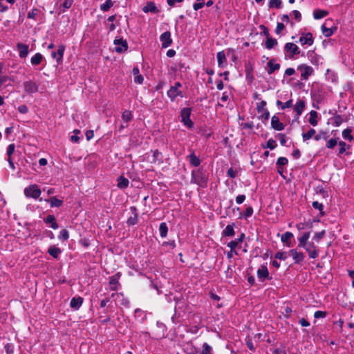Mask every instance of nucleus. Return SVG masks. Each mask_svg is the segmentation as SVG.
<instances>
[{"label": "nucleus", "instance_id": "774afa93", "mask_svg": "<svg viewBox=\"0 0 354 354\" xmlns=\"http://www.w3.org/2000/svg\"><path fill=\"white\" fill-rule=\"evenodd\" d=\"M17 109L21 113H23V114L26 113L28 111L27 106L25 104H21V105L19 106Z\"/></svg>", "mask_w": 354, "mask_h": 354}, {"label": "nucleus", "instance_id": "9d476101", "mask_svg": "<svg viewBox=\"0 0 354 354\" xmlns=\"http://www.w3.org/2000/svg\"><path fill=\"white\" fill-rule=\"evenodd\" d=\"M306 106V102L302 99H299L294 106V111L295 112V118L298 119L302 114Z\"/></svg>", "mask_w": 354, "mask_h": 354}, {"label": "nucleus", "instance_id": "2eb2a0df", "mask_svg": "<svg viewBox=\"0 0 354 354\" xmlns=\"http://www.w3.org/2000/svg\"><path fill=\"white\" fill-rule=\"evenodd\" d=\"M17 48L19 51V57L25 58L28 55V53H29L28 45L23 44V43H18L17 44Z\"/></svg>", "mask_w": 354, "mask_h": 354}, {"label": "nucleus", "instance_id": "f3484780", "mask_svg": "<svg viewBox=\"0 0 354 354\" xmlns=\"http://www.w3.org/2000/svg\"><path fill=\"white\" fill-rule=\"evenodd\" d=\"M65 50V46L64 45H59L57 52H53L51 56L53 58L56 59L57 62L59 63L63 58Z\"/></svg>", "mask_w": 354, "mask_h": 354}, {"label": "nucleus", "instance_id": "4be33fe9", "mask_svg": "<svg viewBox=\"0 0 354 354\" xmlns=\"http://www.w3.org/2000/svg\"><path fill=\"white\" fill-rule=\"evenodd\" d=\"M293 237V234L290 232H286L281 236V241L288 247L292 246L291 239Z\"/></svg>", "mask_w": 354, "mask_h": 354}, {"label": "nucleus", "instance_id": "393cba45", "mask_svg": "<svg viewBox=\"0 0 354 354\" xmlns=\"http://www.w3.org/2000/svg\"><path fill=\"white\" fill-rule=\"evenodd\" d=\"M274 60L272 59H270L268 62V73L269 75L272 74L275 71H277L280 68V64H277V63H274Z\"/></svg>", "mask_w": 354, "mask_h": 354}, {"label": "nucleus", "instance_id": "58836bf2", "mask_svg": "<svg viewBox=\"0 0 354 354\" xmlns=\"http://www.w3.org/2000/svg\"><path fill=\"white\" fill-rule=\"evenodd\" d=\"M316 133V131L314 129H310L306 133H302V138L304 141H306L312 138Z\"/></svg>", "mask_w": 354, "mask_h": 354}, {"label": "nucleus", "instance_id": "2f4dec72", "mask_svg": "<svg viewBox=\"0 0 354 354\" xmlns=\"http://www.w3.org/2000/svg\"><path fill=\"white\" fill-rule=\"evenodd\" d=\"M62 250L55 246H51L48 249V253L54 258H57Z\"/></svg>", "mask_w": 354, "mask_h": 354}, {"label": "nucleus", "instance_id": "a878e982", "mask_svg": "<svg viewBox=\"0 0 354 354\" xmlns=\"http://www.w3.org/2000/svg\"><path fill=\"white\" fill-rule=\"evenodd\" d=\"M244 238H245V234L242 233L237 239L231 241L230 242H229L227 243V245L230 249H232V250H234L236 248L238 244L241 243L243 241Z\"/></svg>", "mask_w": 354, "mask_h": 354}, {"label": "nucleus", "instance_id": "0e129e2a", "mask_svg": "<svg viewBox=\"0 0 354 354\" xmlns=\"http://www.w3.org/2000/svg\"><path fill=\"white\" fill-rule=\"evenodd\" d=\"M259 28L261 30H262V34H263L266 37V38H268V37H270V33H269V30H268L267 27H266L264 25H261L259 26Z\"/></svg>", "mask_w": 354, "mask_h": 354}, {"label": "nucleus", "instance_id": "5fc2aeb1", "mask_svg": "<svg viewBox=\"0 0 354 354\" xmlns=\"http://www.w3.org/2000/svg\"><path fill=\"white\" fill-rule=\"evenodd\" d=\"M277 147L276 142L273 139H269L266 143V148L274 149Z\"/></svg>", "mask_w": 354, "mask_h": 354}, {"label": "nucleus", "instance_id": "680f3d73", "mask_svg": "<svg viewBox=\"0 0 354 354\" xmlns=\"http://www.w3.org/2000/svg\"><path fill=\"white\" fill-rule=\"evenodd\" d=\"M197 1H199V2L195 3L193 5V8H194V9L195 10H198L202 8L203 7V6H204L203 0H197Z\"/></svg>", "mask_w": 354, "mask_h": 354}, {"label": "nucleus", "instance_id": "4d7b16f0", "mask_svg": "<svg viewBox=\"0 0 354 354\" xmlns=\"http://www.w3.org/2000/svg\"><path fill=\"white\" fill-rule=\"evenodd\" d=\"M15 149V144H10L7 148V156H12Z\"/></svg>", "mask_w": 354, "mask_h": 354}, {"label": "nucleus", "instance_id": "79ce46f5", "mask_svg": "<svg viewBox=\"0 0 354 354\" xmlns=\"http://www.w3.org/2000/svg\"><path fill=\"white\" fill-rule=\"evenodd\" d=\"M109 283L111 285V290H115L118 285V279L115 276H112L110 278Z\"/></svg>", "mask_w": 354, "mask_h": 354}, {"label": "nucleus", "instance_id": "aec40b11", "mask_svg": "<svg viewBox=\"0 0 354 354\" xmlns=\"http://www.w3.org/2000/svg\"><path fill=\"white\" fill-rule=\"evenodd\" d=\"M142 10L145 13H147V12L158 13V12H159V10L157 8L155 3L152 1L147 2L146 6L143 7Z\"/></svg>", "mask_w": 354, "mask_h": 354}, {"label": "nucleus", "instance_id": "bb28decb", "mask_svg": "<svg viewBox=\"0 0 354 354\" xmlns=\"http://www.w3.org/2000/svg\"><path fill=\"white\" fill-rule=\"evenodd\" d=\"M309 114H310V118L308 120L309 123L313 127L317 126L318 124V120H317L318 113H317V112L314 110H312V111H310Z\"/></svg>", "mask_w": 354, "mask_h": 354}, {"label": "nucleus", "instance_id": "338daca9", "mask_svg": "<svg viewBox=\"0 0 354 354\" xmlns=\"http://www.w3.org/2000/svg\"><path fill=\"white\" fill-rule=\"evenodd\" d=\"M292 15L293 17H295V19H296L297 21H300L301 19V13L299 12V11L298 10H293L292 11Z\"/></svg>", "mask_w": 354, "mask_h": 354}, {"label": "nucleus", "instance_id": "20e7f679", "mask_svg": "<svg viewBox=\"0 0 354 354\" xmlns=\"http://www.w3.org/2000/svg\"><path fill=\"white\" fill-rule=\"evenodd\" d=\"M192 109L190 108H183L180 111L181 122L189 128L193 127V122L190 119Z\"/></svg>", "mask_w": 354, "mask_h": 354}, {"label": "nucleus", "instance_id": "49530a36", "mask_svg": "<svg viewBox=\"0 0 354 354\" xmlns=\"http://www.w3.org/2000/svg\"><path fill=\"white\" fill-rule=\"evenodd\" d=\"M312 205L315 209H319L322 216L324 215V213L323 212L324 205H322V203H320L318 201H314L313 202Z\"/></svg>", "mask_w": 354, "mask_h": 354}, {"label": "nucleus", "instance_id": "69168bd1", "mask_svg": "<svg viewBox=\"0 0 354 354\" xmlns=\"http://www.w3.org/2000/svg\"><path fill=\"white\" fill-rule=\"evenodd\" d=\"M227 174L229 177L234 178L236 176L237 171L232 168H230L227 171Z\"/></svg>", "mask_w": 354, "mask_h": 354}, {"label": "nucleus", "instance_id": "f8f14e48", "mask_svg": "<svg viewBox=\"0 0 354 354\" xmlns=\"http://www.w3.org/2000/svg\"><path fill=\"white\" fill-rule=\"evenodd\" d=\"M290 253L294 260L295 263H300L305 259V254L302 252L298 251L297 249H292Z\"/></svg>", "mask_w": 354, "mask_h": 354}, {"label": "nucleus", "instance_id": "3c124183", "mask_svg": "<svg viewBox=\"0 0 354 354\" xmlns=\"http://www.w3.org/2000/svg\"><path fill=\"white\" fill-rule=\"evenodd\" d=\"M343 122V119L341 115H337L333 118V126L339 127Z\"/></svg>", "mask_w": 354, "mask_h": 354}, {"label": "nucleus", "instance_id": "6e6d98bb", "mask_svg": "<svg viewBox=\"0 0 354 354\" xmlns=\"http://www.w3.org/2000/svg\"><path fill=\"white\" fill-rule=\"evenodd\" d=\"M288 159L285 157H280L277 159V165L279 166H284L288 164Z\"/></svg>", "mask_w": 354, "mask_h": 354}, {"label": "nucleus", "instance_id": "f03ea898", "mask_svg": "<svg viewBox=\"0 0 354 354\" xmlns=\"http://www.w3.org/2000/svg\"><path fill=\"white\" fill-rule=\"evenodd\" d=\"M208 178L205 173L200 169L192 171L191 183L203 187L206 185Z\"/></svg>", "mask_w": 354, "mask_h": 354}, {"label": "nucleus", "instance_id": "4c0bfd02", "mask_svg": "<svg viewBox=\"0 0 354 354\" xmlns=\"http://www.w3.org/2000/svg\"><path fill=\"white\" fill-rule=\"evenodd\" d=\"M113 6L111 0H106L104 3L100 5V10L103 12L108 11Z\"/></svg>", "mask_w": 354, "mask_h": 354}, {"label": "nucleus", "instance_id": "de8ad7c7", "mask_svg": "<svg viewBox=\"0 0 354 354\" xmlns=\"http://www.w3.org/2000/svg\"><path fill=\"white\" fill-rule=\"evenodd\" d=\"M337 144V139L336 138H330L326 142V147L328 149H333Z\"/></svg>", "mask_w": 354, "mask_h": 354}, {"label": "nucleus", "instance_id": "4468645a", "mask_svg": "<svg viewBox=\"0 0 354 354\" xmlns=\"http://www.w3.org/2000/svg\"><path fill=\"white\" fill-rule=\"evenodd\" d=\"M299 41L301 45L312 46L314 41L313 35L310 32L303 33Z\"/></svg>", "mask_w": 354, "mask_h": 354}, {"label": "nucleus", "instance_id": "b1692460", "mask_svg": "<svg viewBox=\"0 0 354 354\" xmlns=\"http://www.w3.org/2000/svg\"><path fill=\"white\" fill-rule=\"evenodd\" d=\"M44 221L46 224H50V227H52L53 230H56L59 227L58 224L57 223L55 218L53 215H48L44 219Z\"/></svg>", "mask_w": 354, "mask_h": 354}, {"label": "nucleus", "instance_id": "864d4df0", "mask_svg": "<svg viewBox=\"0 0 354 354\" xmlns=\"http://www.w3.org/2000/svg\"><path fill=\"white\" fill-rule=\"evenodd\" d=\"M270 8H279L281 6V0H270L269 3Z\"/></svg>", "mask_w": 354, "mask_h": 354}, {"label": "nucleus", "instance_id": "c85d7f7f", "mask_svg": "<svg viewBox=\"0 0 354 354\" xmlns=\"http://www.w3.org/2000/svg\"><path fill=\"white\" fill-rule=\"evenodd\" d=\"M216 58L218 61V66L220 68L223 67V64L226 62V57L224 51H220L216 55Z\"/></svg>", "mask_w": 354, "mask_h": 354}, {"label": "nucleus", "instance_id": "8fccbe9b", "mask_svg": "<svg viewBox=\"0 0 354 354\" xmlns=\"http://www.w3.org/2000/svg\"><path fill=\"white\" fill-rule=\"evenodd\" d=\"M39 12V10L37 8H33L30 12H28L27 17L28 19H35V16H37Z\"/></svg>", "mask_w": 354, "mask_h": 354}, {"label": "nucleus", "instance_id": "37998d69", "mask_svg": "<svg viewBox=\"0 0 354 354\" xmlns=\"http://www.w3.org/2000/svg\"><path fill=\"white\" fill-rule=\"evenodd\" d=\"M324 234L325 230L317 232L314 234V236L312 240L314 241L315 243H318L320 241V240L324 237Z\"/></svg>", "mask_w": 354, "mask_h": 354}, {"label": "nucleus", "instance_id": "13d9d810", "mask_svg": "<svg viewBox=\"0 0 354 354\" xmlns=\"http://www.w3.org/2000/svg\"><path fill=\"white\" fill-rule=\"evenodd\" d=\"M275 259H280V260H286L287 258L286 253L284 252H278L275 254Z\"/></svg>", "mask_w": 354, "mask_h": 354}, {"label": "nucleus", "instance_id": "c756f323", "mask_svg": "<svg viewBox=\"0 0 354 354\" xmlns=\"http://www.w3.org/2000/svg\"><path fill=\"white\" fill-rule=\"evenodd\" d=\"M234 223L232 225H227L225 227V228L224 229V230L223 231V236H233L235 234V232L234 230Z\"/></svg>", "mask_w": 354, "mask_h": 354}, {"label": "nucleus", "instance_id": "ea45409f", "mask_svg": "<svg viewBox=\"0 0 354 354\" xmlns=\"http://www.w3.org/2000/svg\"><path fill=\"white\" fill-rule=\"evenodd\" d=\"M352 130L349 128L344 129L342 131V137L344 139L347 140L348 141H352L353 140V136L351 135Z\"/></svg>", "mask_w": 354, "mask_h": 354}, {"label": "nucleus", "instance_id": "7ed1b4c3", "mask_svg": "<svg viewBox=\"0 0 354 354\" xmlns=\"http://www.w3.org/2000/svg\"><path fill=\"white\" fill-rule=\"evenodd\" d=\"M182 84L179 82H176L174 86H171L167 91V96L174 101L176 97H183V92L179 89Z\"/></svg>", "mask_w": 354, "mask_h": 354}, {"label": "nucleus", "instance_id": "0eeeda50", "mask_svg": "<svg viewBox=\"0 0 354 354\" xmlns=\"http://www.w3.org/2000/svg\"><path fill=\"white\" fill-rule=\"evenodd\" d=\"M297 70L301 72V77L304 80H308L313 73V68L305 64L299 66Z\"/></svg>", "mask_w": 354, "mask_h": 354}, {"label": "nucleus", "instance_id": "5701e85b", "mask_svg": "<svg viewBox=\"0 0 354 354\" xmlns=\"http://www.w3.org/2000/svg\"><path fill=\"white\" fill-rule=\"evenodd\" d=\"M187 158L191 164V165L194 167H198L201 164V160L198 157H197L194 153L192 151L188 156Z\"/></svg>", "mask_w": 354, "mask_h": 354}, {"label": "nucleus", "instance_id": "e2e57ef3", "mask_svg": "<svg viewBox=\"0 0 354 354\" xmlns=\"http://www.w3.org/2000/svg\"><path fill=\"white\" fill-rule=\"evenodd\" d=\"M253 214V208L250 206V207H248L243 214V216L245 217V218H248L250 216H251Z\"/></svg>", "mask_w": 354, "mask_h": 354}, {"label": "nucleus", "instance_id": "603ef678", "mask_svg": "<svg viewBox=\"0 0 354 354\" xmlns=\"http://www.w3.org/2000/svg\"><path fill=\"white\" fill-rule=\"evenodd\" d=\"M328 138L327 133L325 131H320L318 134L315 136V140L317 141L320 140L321 139L326 140Z\"/></svg>", "mask_w": 354, "mask_h": 354}, {"label": "nucleus", "instance_id": "bf43d9fd", "mask_svg": "<svg viewBox=\"0 0 354 354\" xmlns=\"http://www.w3.org/2000/svg\"><path fill=\"white\" fill-rule=\"evenodd\" d=\"M314 317L316 319L324 318L326 317V313L325 311L317 310L315 313Z\"/></svg>", "mask_w": 354, "mask_h": 354}, {"label": "nucleus", "instance_id": "cd10ccee", "mask_svg": "<svg viewBox=\"0 0 354 354\" xmlns=\"http://www.w3.org/2000/svg\"><path fill=\"white\" fill-rule=\"evenodd\" d=\"M129 181L127 178L120 176L118 178V187L120 189H125L129 186Z\"/></svg>", "mask_w": 354, "mask_h": 354}, {"label": "nucleus", "instance_id": "412c9836", "mask_svg": "<svg viewBox=\"0 0 354 354\" xmlns=\"http://www.w3.org/2000/svg\"><path fill=\"white\" fill-rule=\"evenodd\" d=\"M83 303V299L81 297H73L70 302V306L74 310H78Z\"/></svg>", "mask_w": 354, "mask_h": 354}, {"label": "nucleus", "instance_id": "6ab92c4d", "mask_svg": "<svg viewBox=\"0 0 354 354\" xmlns=\"http://www.w3.org/2000/svg\"><path fill=\"white\" fill-rule=\"evenodd\" d=\"M268 270L264 265L261 266V268L257 270V277L261 281H263L266 278H268Z\"/></svg>", "mask_w": 354, "mask_h": 354}, {"label": "nucleus", "instance_id": "a18cd8bd", "mask_svg": "<svg viewBox=\"0 0 354 354\" xmlns=\"http://www.w3.org/2000/svg\"><path fill=\"white\" fill-rule=\"evenodd\" d=\"M122 118L126 122H129L132 118L131 112L129 110H126L122 113Z\"/></svg>", "mask_w": 354, "mask_h": 354}, {"label": "nucleus", "instance_id": "f257e3e1", "mask_svg": "<svg viewBox=\"0 0 354 354\" xmlns=\"http://www.w3.org/2000/svg\"><path fill=\"white\" fill-rule=\"evenodd\" d=\"M310 233L309 232L304 233L298 238V247L304 249L308 254L310 259H316L319 254V249L316 245L314 241H309Z\"/></svg>", "mask_w": 354, "mask_h": 354}, {"label": "nucleus", "instance_id": "c03bdc74", "mask_svg": "<svg viewBox=\"0 0 354 354\" xmlns=\"http://www.w3.org/2000/svg\"><path fill=\"white\" fill-rule=\"evenodd\" d=\"M267 103L265 100H261L259 103L257 104V111L259 113L263 112V111L266 110V106Z\"/></svg>", "mask_w": 354, "mask_h": 354}, {"label": "nucleus", "instance_id": "39448f33", "mask_svg": "<svg viewBox=\"0 0 354 354\" xmlns=\"http://www.w3.org/2000/svg\"><path fill=\"white\" fill-rule=\"evenodd\" d=\"M24 194L27 197L36 199L41 195V190L37 185H31L25 188Z\"/></svg>", "mask_w": 354, "mask_h": 354}, {"label": "nucleus", "instance_id": "72a5a7b5", "mask_svg": "<svg viewBox=\"0 0 354 354\" xmlns=\"http://www.w3.org/2000/svg\"><path fill=\"white\" fill-rule=\"evenodd\" d=\"M277 44H278V42L276 39H274V38H272L270 37L267 38L266 43H265V46L267 49L270 50L272 48H274L275 46H277Z\"/></svg>", "mask_w": 354, "mask_h": 354}, {"label": "nucleus", "instance_id": "dca6fc26", "mask_svg": "<svg viewBox=\"0 0 354 354\" xmlns=\"http://www.w3.org/2000/svg\"><path fill=\"white\" fill-rule=\"evenodd\" d=\"M271 126L277 131H281L285 127L284 124L279 121V118L276 115H273L271 118Z\"/></svg>", "mask_w": 354, "mask_h": 354}, {"label": "nucleus", "instance_id": "9b49d317", "mask_svg": "<svg viewBox=\"0 0 354 354\" xmlns=\"http://www.w3.org/2000/svg\"><path fill=\"white\" fill-rule=\"evenodd\" d=\"M160 40L162 44V48H167L172 44V39L171 38V33L169 31L163 32L160 37Z\"/></svg>", "mask_w": 354, "mask_h": 354}, {"label": "nucleus", "instance_id": "6e6552de", "mask_svg": "<svg viewBox=\"0 0 354 354\" xmlns=\"http://www.w3.org/2000/svg\"><path fill=\"white\" fill-rule=\"evenodd\" d=\"M24 91L28 94H32L38 91V84L32 80L26 81L23 84Z\"/></svg>", "mask_w": 354, "mask_h": 354}, {"label": "nucleus", "instance_id": "052dcab7", "mask_svg": "<svg viewBox=\"0 0 354 354\" xmlns=\"http://www.w3.org/2000/svg\"><path fill=\"white\" fill-rule=\"evenodd\" d=\"M261 115L260 116L261 119L263 121H267L268 120L269 118H270V113L268 111V109L263 111V112L261 113Z\"/></svg>", "mask_w": 354, "mask_h": 354}, {"label": "nucleus", "instance_id": "7c9ffc66", "mask_svg": "<svg viewBox=\"0 0 354 354\" xmlns=\"http://www.w3.org/2000/svg\"><path fill=\"white\" fill-rule=\"evenodd\" d=\"M42 59H43V55L41 53H37L34 56H32L31 57L30 62H31L32 65L37 66V65L40 64Z\"/></svg>", "mask_w": 354, "mask_h": 354}, {"label": "nucleus", "instance_id": "a19ab883", "mask_svg": "<svg viewBox=\"0 0 354 354\" xmlns=\"http://www.w3.org/2000/svg\"><path fill=\"white\" fill-rule=\"evenodd\" d=\"M338 145L339 146V153H338L339 155L343 154L347 149H350V145H347L344 141H339L338 142Z\"/></svg>", "mask_w": 354, "mask_h": 354}, {"label": "nucleus", "instance_id": "a211bd4d", "mask_svg": "<svg viewBox=\"0 0 354 354\" xmlns=\"http://www.w3.org/2000/svg\"><path fill=\"white\" fill-rule=\"evenodd\" d=\"M133 216H130L127 221V223L128 225H134L138 223V216L137 213V209L136 207H131L130 208Z\"/></svg>", "mask_w": 354, "mask_h": 354}, {"label": "nucleus", "instance_id": "c9c22d12", "mask_svg": "<svg viewBox=\"0 0 354 354\" xmlns=\"http://www.w3.org/2000/svg\"><path fill=\"white\" fill-rule=\"evenodd\" d=\"M328 12L326 10H315L313 12V17L315 19H322L326 16H327Z\"/></svg>", "mask_w": 354, "mask_h": 354}, {"label": "nucleus", "instance_id": "473e14b6", "mask_svg": "<svg viewBox=\"0 0 354 354\" xmlns=\"http://www.w3.org/2000/svg\"><path fill=\"white\" fill-rule=\"evenodd\" d=\"M321 29H322V34L325 37H328L334 33L335 30H336V28H334L333 29L331 28H327V27H326L325 24H324L321 26Z\"/></svg>", "mask_w": 354, "mask_h": 354}, {"label": "nucleus", "instance_id": "09e8293b", "mask_svg": "<svg viewBox=\"0 0 354 354\" xmlns=\"http://www.w3.org/2000/svg\"><path fill=\"white\" fill-rule=\"evenodd\" d=\"M58 238L61 240L66 241L69 238V233L66 230H62L59 235L58 236Z\"/></svg>", "mask_w": 354, "mask_h": 354}, {"label": "nucleus", "instance_id": "ddd939ff", "mask_svg": "<svg viewBox=\"0 0 354 354\" xmlns=\"http://www.w3.org/2000/svg\"><path fill=\"white\" fill-rule=\"evenodd\" d=\"M111 297L114 298L116 303H119L120 305L128 306L129 304V299L124 297L122 293H113Z\"/></svg>", "mask_w": 354, "mask_h": 354}, {"label": "nucleus", "instance_id": "e433bc0d", "mask_svg": "<svg viewBox=\"0 0 354 354\" xmlns=\"http://www.w3.org/2000/svg\"><path fill=\"white\" fill-rule=\"evenodd\" d=\"M159 232L161 237H166L168 232V227L165 223H161L159 226Z\"/></svg>", "mask_w": 354, "mask_h": 354}, {"label": "nucleus", "instance_id": "f704fd0d", "mask_svg": "<svg viewBox=\"0 0 354 354\" xmlns=\"http://www.w3.org/2000/svg\"><path fill=\"white\" fill-rule=\"evenodd\" d=\"M46 201L50 203L51 207H60L63 203L62 200L57 199L56 197H52Z\"/></svg>", "mask_w": 354, "mask_h": 354}, {"label": "nucleus", "instance_id": "1a4fd4ad", "mask_svg": "<svg viewBox=\"0 0 354 354\" xmlns=\"http://www.w3.org/2000/svg\"><path fill=\"white\" fill-rule=\"evenodd\" d=\"M284 50L286 52L290 53V57H292L300 53L299 47L294 43L288 42L285 44Z\"/></svg>", "mask_w": 354, "mask_h": 354}, {"label": "nucleus", "instance_id": "423d86ee", "mask_svg": "<svg viewBox=\"0 0 354 354\" xmlns=\"http://www.w3.org/2000/svg\"><path fill=\"white\" fill-rule=\"evenodd\" d=\"M113 43H114V45L115 46V52H117L118 53H121L124 51L127 50L128 44H127V40L123 39L122 38H119V39L116 38V39H115Z\"/></svg>", "mask_w": 354, "mask_h": 354}]
</instances>
